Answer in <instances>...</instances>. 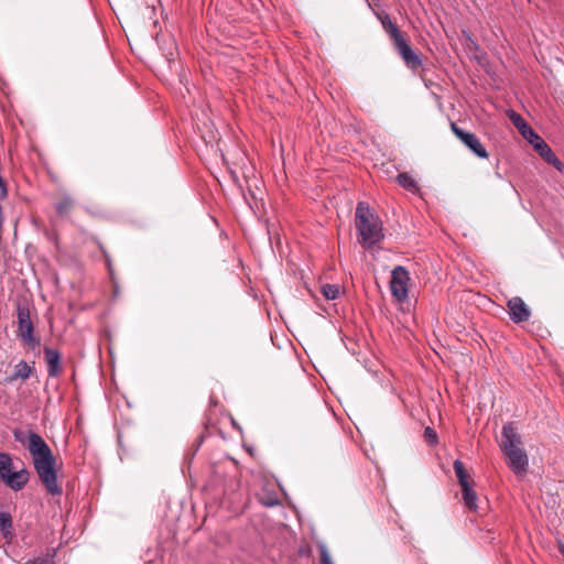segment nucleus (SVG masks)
<instances>
[{
	"instance_id": "1",
	"label": "nucleus",
	"mask_w": 564,
	"mask_h": 564,
	"mask_svg": "<svg viewBox=\"0 0 564 564\" xmlns=\"http://www.w3.org/2000/svg\"><path fill=\"white\" fill-rule=\"evenodd\" d=\"M13 437L31 454L34 469L46 491L52 496H59L62 487L57 481L56 458L44 438L32 430L21 429L13 430Z\"/></svg>"
},
{
	"instance_id": "2",
	"label": "nucleus",
	"mask_w": 564,
	"mask_h": 564,
	"mask_svg": "<svg viewBox=\"0 0 564 564\" xmlns=\"http://www.w3.org/2000/svg\"><path fill=\"white\" fill-rule=\"evenodd\" d=\"M355 224L358 231V241L366 249L372 248L384 237L379 218L371 213L365 202L357 204Z\"/></svg>"
},
{
	"instance_id": "3",
	"label": "nucleus",
	"mask_w": 564,
	"mask_h": 564,
	"mask_svg": "<svg viewBox=\"0 0 564 564\" xmlns=\"http://www.w3.org/2000/svg\"><path fill=\"white\" fill-rule=\"evenodd\" d=\"M500 448L507 457L509 467L516 474H522L528 468V455L522 447L521 436L512 423L502 426Z\"/></svg>"
},
{
	"instance_id": "4",
	"label": "nucleus",
	"mask_w": 564,
	"mask_h": 564,
	"mask_svg": "<svg viewBox=\"0 0 564 564\" xmlns=\"http://www.w3.org/2000/svg\"><path fill=\"white\" fill-rule=\"evenodd\" d=\"M508 118L519 130L520 134L534 148V150L558 172L563 171V163L554 154L549 144L531 128L525 119L513 110L507 112Z\"/></svg>"
},
{
	"instance_id": "5",
	"label": "nucleus",
	"mask_w": 564,
	"mask_h": 564,
	"mask_svg": "<svg viewBox=\"0 0 564 564\" xmlns=\"http://www.w3.org/2000/svg\"><path fill=\"white\" fill-rule=\"evenodd\" d=\"M389 35L391 40L393 41V44L404 61L405 65L416 70L419 67L422 66V59L421 57L413 51V48L408 44L404 36L398 29V26L393 22H389Z\"/></svg>"
},
{
	"instance_id": "6",
	"label": "nucleus",
	"mask_w": 564,
	"mask_h": 564,
	"mask_svg": "<svg viewBox=\"0 0 564 564\" xmlns=\"http://www.w3.org/2000/svg\"><path fill=\"white\" fill-rule=\"evenodd\" d=\"M18 337L30 348L34 349L40 345V338L34 336V325L30 317V310L26 305H18Z\"/></svg>"
},
{
	"instance_id": "7",
	"label": "nucleus",
	"mask_w": 564,
	"mask_h": 564,
	"mask_svg": "<svg viewBox=\"0 0 564 564\" xmlns=\"http://www.w3.org/2000/svg\"><path fill=\"white\" fill-rule=\"evenodd\" d=\"M409 281V271L404 267L398 265L392 270L390 290L397 301L403 302L408 297Z\"/></svg>"
},
{
	"instance_id": "8",
	"label": "nucleus",
	"mask_w": 564,
	"mask_h": 564,
	"mask_svg": "<svg viewBox=\"0 0 564 564\" xmlns=\"http://www.w3.org/2000/svg\"><path fill=\"white\" fill-rule=\"evenodd\" d=\"M451 130L478 158L485 159L488 156L486 149L475 133L466 132L455 123H451Z\"/></svg>"
},
{
	"instance_id": "9",
	"label": "nucleus",
	"mask_w": 564,
	"mask_h": 564,
	"mask_svg": "<svg viewBox=\"0 0 564 564\" xmlns=\"http://www.w3.org/2000/svg\"><path fill=\"white\" fill-rule=\"evenodd\" d=\"M507 306L509 308L511 321L517 324L527 322L531 316V312L528 305L519 296L510 299L507 303Z\"/></svg>"
},
{
	"instance_id": "10",
	"label": "nucleus",
	"mask_w": 564,
	"mask_h": 564,
	"mask_svg": "<svg viewBox=\"0 0 564 564\" xmlns=\"http://www.w3.org/2000/svg\"><path fill=\"white\" fill-rule=\"evenodd\" d=\"M29 470L26 468H22L20 470H14L13 473H10L8 476H6L2 482L10 489L14 491H20L29 482Z\"/></svg>"
},
{
	"instance_id": "11",
	"label": "nucleus",
	"mask_w": 564,
	"mask_h": 564,
	"mask_svg": "<svg viewBox=\"0 0 564 564\" xmlns=\"http://www.w3.org/2000/svg\"><path fill=\"white\" fill-rule=\"evenodd\" d=\"M44 357L50 377H56L62 372L61 355L57 350L45 347Z\"/></svg>"
},
{
	"instance_id": "12",
	"label": "nucleus",
	"mask_w": 564,
	"mask_h": 564,
	"mask_svg": "<svg viewBox=\"0 0 564 564\" xmlns=\"http://www.w3.org/2000/svg\"><path fill=\"white\" fill-rule=\"evenodd\" d=\"M75 206V202L70 195L64 193L55 203V209L59 217H67Z\"/></svg>"
},
{
	"instance_id": "13",
	"label": "nucleus",
	"mask_w": 564,
	"mask_h": 564,
	"mask_svg": "<svg viewBox=\"0 0 564 564\" xmlns=\"http://www.w3.org/2000/svg\"><path fill=\"white\" fill-rule=\"evenodd\" d=\"M462 495H463V500H464L465 506L470 511L477 512L478 511V505H477L478 497H477L476 491L473 489L471 484L469 486L462 488Z\"/></svg>"
},
{
	"instance_id": "14",
	"label": "nucleus",
	"mask_w": 564,
	"mask_h": 564,
	"mask_svg": "<svg viewBox=\"0 0 564 564\" xmlns=\"http://www.w3.org/2000/svg\"><path fill=\"white\" fill-rule=\"evenodd\" d=\"M13 460L10 454L0 453V480L2 481L6 476L13 473Z\"/></svg>"
},
{
	"instance_id": "15",
	"label": "nucleus",
	"mask_w": 564,
	"mask_h": 564,
	"mask_svg": "<svg viewBox=\"0 0 564 564\" xmlns=\"http://www.w3.org/2000/svg\"><path fill=\"white\" fill-rule=\"evenodd\" d=\"M32 373V368L24 361L21 360L14 366V370L12 376L10 377V380H17V379H28Z\"/></svg>"
},
{
	"instance_id": "16",
	"label": "nucleus",
	"mask_w": 564,
	"mask_h": 564,
	"mask_svg": "<svg viewBox=\"0 0 564 564\" xmlns=\"http://www.w3.org/2000/svg\"><path fill=\"white\" fill-rule=\"evenodd\" d=\"M454 470H455V475L456 477L458 478V482L460 485V487H466V486H469L470 485V481H469V475L464 466V464L456 459L454 462Z\"/></svg>"
},
{
	"instance_id": "17",
	"label": "nucleus",
	"mask_w": 564,
	"mask_h": 564,
	"mask_svg": "<svg viewBox=\"0 0 564 564\" xmlns=\"http://www.w3.org/2000/svg\"><path fill=\"white\" fill-rule=\"evenodd\" d=\"M13 530L12 517L8 512H0V531L3 538H11Z\"/></svg>"
},
{
	"instance_id": "18",
	"label": "nucleus",
	"mask_w": 564,
	"mask_h": 564,
	"mask_svg": "<svg viewBox=\"0 0 564 564\" xmlns=\"http://www.w3.org/2000/svg\"><path fill=\"white\" fill-rule=\"evenodd\" d=\"M398 184L404 188L405 191L412 193V194H419L420 193V186L415 178H394Z\"/></svg>"
},
{
	"instance_id": "19",
	"label": "nucleus",
	"mask_w": 564,
	"mask_h": 564,
	"mask_svg": "<svg viewBox=\"0 0 564 564\" xmlns=\"http://www.w3.org/2000/svg\"><path fill=\"white\" fill-rule=\"evenodd\" d=\"M321 291L326 300H336L339 296L340 288L337 284H324Z\"/></svg>"
},
{
	"instance_id": "20",
	"label": "nucleus",
	"mask_w": 564,
	"mask_h": 564,
	"mask_svg": "<svg viewBox=\"0 0 564 564\" xmlns=\"http://www.w3.org/2000/svg\"><path fill=\"white\" fill-rule=\"evenodd\" d=\"M321 564H334L325 544L318 545Z\"/></svg>"
},
{
	"instance_id": "21",
	"label": "nucleus",
	"mask_w": 564,
	"mask_h": 564,
	"mask_svg": "<svg viewBox=\"0 0 564 564\" xmlns=\"http://www.w3.org/2000/svg\"><path fill=\"white\" fill-rule=\"evenodd\" d=\"M424 438L431 445L436 444L437 443V434H436L435 430L430 426L425 427Z\"/></svg>"
},
{
	"instance_id": "22",
	"label": "nucleus",
	"mask_w": 564,
	"mask_h": 564,
	"mask_svg": "<svg viewBox=\"0 0 564 564\" xmlns=\"http://www.w3.org/2000/svg\"><path fill=\"white\" fill-rule=\"evenodd\" d=\"M47 560L45 557H36L32 561H29L28 564H46Z\"/></svg>"
},
{
	"instance_id": "23",
	"label": "nucleus",
	"mask_w": 564,
	"mask_h": 564,
	"mask_svg": "<svg viewBox=\"0 0 564 564\" xmlns=\"http://www.w3.org/2000/svg\"><path fill=\"white\" fill-rule=\"evenodd\" d=\"M242 180L247 183L251 196L254 199H258V198L262 199V197H258V195L251 189V184H249V182H248L250 178H242Z\"/></svg>"
},
{
	"instance_id": "24",
	"label": "nucleus",
	"mask_w": 564,
	"mask_h": 564,
	"mask_svg": "<svg viewBox=\"0 0 564 564\" xmlns=\"http://www.w3.org/2000/svg\"><path fill=\"white\" fill-rule=\"evenodd\" d=\"M254 181V187L257 188L258 192L261 193L260 191V184H263V178H252Z\"/></svg>"
},
{
	"instance_id": "25",
	"label": "nucleus",
	"mask_w": 564,
	"mask_h": 564,
	"mask_svg": "<svg viewBox=\"0 0 564 564\" xmlns=\"http://www.w3.org/2000/svg\"><path fill=\"white\" fill-rule=\"evenodd\" d=\"M100 249H101V251H102V253H104V256L106 258L108 269L110 270L111 269V263H110V259L108 257V253H107V251L102 247H100Z\"/></svg>"
},
{
	"instance_id": "26",
	"label": "nucleus",
	"mask_w": 564,
	"mask_h": 564,
	"mask_svg": "<svg viewBox=\"0 0 564 564\" xmlns=\"http://www.w3.org/2000/svg\"><path fill=\"white\" fill-rule=\"evenodd\" d=\"M389 22H391V20L388 17L382 21V24L388 33H389Z\"/></svg>"
},
{
	"instance_id": "27",
	"label": "nucleus",
	"mask_w": 564,
	"mask_h": 564,
	"mask_svg": "<svg viewBox=\"0 0 564 564\" xmlns=\"http://www.w3.org/2000/svg\"><path fill=\"white\" fill-rule=\"evenodd\" d=\"M231 180H232V181H235V182H237V184H238L239 186H242V184L239 182V181H240V178L235 177V178H231Z\"/></svg>"
},
{
	"instance_id": "28",
	"label": "nucleus",
	"mask_w": 564,
	"mask_h": 564,
	"mask_svg": "<svg viewBox=\"0 0 564 564\" xmlns=\"http://www.w3.org/2000/svg\"><path fill=\"white\" fill-rule=\"evenodd\" d=\"M400 177L408 176L405 173L399 174Z\"/></svg>"
}]
</instances>
